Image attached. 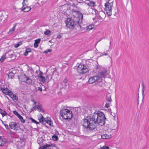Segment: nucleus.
Segmentation results:
<instances>
[{"mask_svg":"<svg viewBox=\"0 0 149 149\" xmlns=\"http://www.w3.org/2000/svg\"><path fill=\"white\" fill-rule=\"evenodd\" d=\"M53 71L52 72L51 76L52 77L54 74L55 72H56L57 69L56 68H54L52 69Z\"/></svg>","mask_w":149,"mask_h":149,"instance_id":"nucleus-39","label":"nucleus"},{"mask_svg":"<svg viewBox=\"0 0 149 149\" xmlns=\"http://www.w3.org/2000/svg\"><path fill=\"white\" fill-rule=\"evenodd\" d=\"M46 123H47L50 126H51L53 123L52 121L51 120H46L45 124Z\"/></svg>","mask_w":149,"mask_h":149,"instance_id":"nucleus-32","label":"nucleus"},{"mask_svg":"<svg viewBox=\"0 0 149 149\" xmlns=\"http://www.w3.org/2000/svg\"><path fill=\"white\" fill-rule=\"evenodd\" d=\"M22 44V42L21 41H20L19 42H18V43L15 44V48H17L20 45H21Z\"/></svg>","mask_w":149,"mask_h":149,"instance_id":"nucleus-37","label":"nucleus"},{"mask_svg":"<svg viewBox=\"0 0 149 149\" xmlns=\"http://www.w3.org/2000/svg\"><path fill=\"white\" fill-rule=\"evenodd\" d=\"M31 101H32V102H34L36 101H35V100H34V99L32 100H31ZM33 103H34V102Z\"/></svg>","mask_w":149,"mask_h":149,"instance_id":"nucleus-59","label":"nucleus"},{"mask_svg":"<svg viewBox=\"0 0 149 149\" xmlns=\"http://www.w3.org/2000/svg\"><path fill=\"white\" fill-rule=\"evenodd\" d=\"M19 129L20 130H22V131H24V130L23 129H22L21 128H19Z\"/></svg>","mask_w":149,"mask_h":149,"instance_id":"nucleus-57","label":"nucleus"},{"mask_svg":"<svg viewBox=\"0 0 149 149\" xmlns=\"http://www.w3.org/2000/svg\"><path fill=\"white\" fill-rule=\"evenodd\" d=\"M41 39L40 38L36 39L35 40V42L34 44V46L35 48H37L38 46V44L40 42Z\"/></svg>","mask_w":149,"mask_h":149,"instance_id":"nucleus-14","label":"nucleus"},{"mask_svg":"<svg viewBox=\"0 0 149 149\" xmlns=\"http://www.w3.org/2000/svg\"><path fill=\"white\" fill-rule=\"evenodd\" d=\"M13 100H17L18 99L16 95L13 93L12 92L10 93L9 95Z\"/></svg>","mask_w":149,"mask_h":149,"instance_id":"nucleus-15","label":"nucleus"},{"mask_svg":"<svg viewBox=\"0 0 149 149\" xmlns=\"http://www.w3.org/2000/svg\"><path fill=\"white\" fill-rule=\"evenodd\" d=\"M62 36L60 34H58L57 36V38L59 39L61 38Z\"/></svg>","mask_w":149,"mask_h":149,"instance_id":"nucleus-49","label":"nucleus"},{"mask_svg":"<svg viewBox=\"0 0 149 149\" xmlns=\"http://www.w3.org/2000/svg\"><path fill=\"white\" fill-rule=\"evenodd\" d=\"M13 113L15 115L17 116V117L20 115V114H19L16 110L14 111H13Z\"/></svg>","mask_w":149,"mask_h":149,"instance_id":"nucleus-43","label":"nucleus"},{"mask_svg":"<svg viewBox=\"0 0 149 149\" xmlns=\"http://www.w3.org/2000/svg\"><path fill=\"white\" fill-rule=\"evenodd\" d=\"M6 58V55L5 54L3 55L0 59V63H2L3 62Z\"/></svg>","mask_w":149,"mask_h":149,"instance_id":"nucleus-26","label":"nucleus"},{"mask_svg":"<svg viewBox=\"0 0 149 149\" xmlns=\"http://www.w3.org/2000/svg\"><path fill=\"white\" fill-rule=\"evenodd\" d=\"M42 74H43L42 72L41 71H40L39 74L38 76V77L39 78L40 77V76H42Z\"/></svg>","mask_w":149,"mask_h":149,"instance_id":"nucleus-46","label":"nucleus"},{"mask_svg":"<svg viewBox=\"0 0 149 149\" xmlns=\"http://www.w3.org/2000/svg\"><path fill=\"white\" fill-rule=\"evenodd\" d=\"M68 81L67 79H64L61 83V85L62 86L61 88H65L68 87L69 85Z\"/></svg>","mask_w":149,"mask_h":149,"instance_id":"nucleus-11","label":"nucleus"},{"mask_svg":"<svg viewBox=\"0 0 149 149\" xmlns=\"http://www.w3.org/2000/svg\"><path fill=\"white\" fill-rule=\"evenodd\" d=\"M34 110H36V109H34L33 108V107L31 109V110L29 111V112L30 113H31V112H32V111H34Z\"/></svg>","mask_w":149,"mask_h":149,"instance_id":"nucleus-53","label":"nucleus"},{"mask_svg":"<svg viewBox=\"0 0 149 149\" xmlns=\"http://www.w3.org/2000/svg\"><path fill=\"white\" fill-rule=\"evenodd\" d=\"M142 87H143V88L142 90V95L143 96V94L144 93V88H145L144 85L142 86Z\"/></svg>","mask_w":149,"mask_h":149,"instance_id":"nucleus-48","label":"nucleus"},{"mask_svg":"<svg viewBox=\"0 0 149 149\" xmlns=\"http://www.w3.org/2000/svg\"><path fill=\"white\" fill-rule=\"evenodd\" d=\"M88 66L85 64L80 63L77 67V72L80 74H84L88 71Z\"/></svg>","mask_w":149,"mask_h":149,"instance_id":"nucleus-4","label":"nucleus"},{"mask_svg":"<svg viewBox=\"0 0 149 149\" xmlns=\"http://www.w3.org/2000/svg\"><path fill=\"white\" fill-rule=\"evenodd\" d=\"M60 115L64 119L68 121L71 120L73 116L72 111L67 109L61 110Z\"/></svg>","mask_w":149,"mask_h":149,"instance_id":"nucleus-3","label":"nucleus"},{"mask_svg":"<svg viewBox=\"0 0 149 149\" xmlns=\"http://www.w3.org/2000/svg\"><path fill=\"white\" fill-rule=\"evenodd\" d=\"M97 19L98 21H102L103 20V18L101 17L99 15H98L97 16Z\"/></svg>","mask_w":149,"mask_h":149,"instance_id":"nucleus-38","label":"nucleus"},{"mask_svg":"<svg viewBox=\"0 0 149 149\" xmlns=\"http://www.w3.org/2000/svg\"><path fill=\"white\" fill-rule=\"evenodd\" d=\"M108 54L107 53L104 54V55H108Z\"/></svg>","mask_w":149,"mask_h":149,"instance_id":"nucleus-63","label":"nucleus"},{"mask_svg":"<svg viewBox=\"0 0 149 149\" xmlns=\"http://www.w3.org/2000/svg\"><path fill=\"white\" fill-rule=\"evenodd\" d=\"M27 1L28 0H23L22 2L23 7H23L24 6L27 5V3H28Z\"/></svg>","mask_w":149,"mask_h":149,"instance_id":"nucleus-36","label":"nucleus"},{"mask_svg":"<svg viewBox=\"0 0 149 149\" xmlns=\"http://www.w3.org/2000/svg\"><path fill=\"white\" fill-rule=\"evenodd\" d=\"M79 0L80 1V2H79V3H81V1H83V0Z\"/></svg>","mask_w":149,"mask_h":149,"instance_id":"nucleus-61","label":"nucleus"},{"mask_svg":"<svg viewBox=\"0 0 149 149\" xmlns=\"http://www.w3.org/2000/svg\"><path fill=\"white\" fill-rule=\"evenodd\" d=\"M100 78L99 79V78L97 77V76H94L89 78L88 82L89 84H93L94 83L96 84L98 79L99 80H100Z\"/></svg>","mask_w":149,"mask_h":149,"instance_id":"nucleus-7","label":"nucleus"},{"mask_svg":"<svg viewBox=\"0 0 149 149\" xmlns=\"http://www.w3.org/2000/svg\"><path fill=\"white\" fill-rule=\"evenodd\" d=\"M38 143L40 145H42V143H43V141L41 139H38L37 140Z\"/></svg>","mask_w":149,"mask_h":149,"instance_id":"nucleus-41","label":"nucleus"},{"mask_svg":"<svg viewBox=\"0 0 149 149\" xmlns=\"http://www.w3.org/2000/svg\"><path fill=\"white\" fill-rule=\"evenodd\" d=\"M13 132L11 131V130H10V131H9V132H8V133L10 134H12V133H13Z\"/></svg>","mask_w":149,"mask_h":149,"instance_id":"nucleus-54","label":"nucleus"},{"mask_svg":"<svg viewBox=\"0 0 149 149\" xmlns=\"http://www.w3.org/2000/svg\"><path fill=\"white\" fill-rule=\"evenodd\" d=\"M10 128L9 127V128H8V129H6V130H7V132L8 133L9 132V131H10Z\"/></svg>","mask_w":149,"mask_h":149,"instance_id":"nucleus-55","label":"nucleus"},{"mask_svg":"<svg viewBox=\"0 0 149 149\" xmlns=\"http://www.w3.org/2000/svg\"><path fill=\"white\" fill-rule=\"evenodd\" d=\"M1 120V121L3 124L4 125V124H4L3 122Z\"/></svg>","mask_w":149,"mask_h":149,"instance_id":"nucleus-60","label":"nucleus"},{"mask_svg":"<svg viewBox=\"0 0 149 149\" xmlns=\"http://www.w3.org/2000/svg\"><path fill=\"white\" fill-rule=\"evenodd\" d=\"M21 10L24 11V12H27L30 11L31 8L30 7L27 6L26 7H22Z\"/></svg>","mask_w":149,"mask_h":149,"instance_id":"nucleus-13","label":"nucleus"},{"mask_svg":"<svg viewBox=\"0 0 149 149\" xmlns=\"http://www.w3.org/2000/svg\"><path fill=\"white\" fill-rule=\"evenodd\" d=\"M102 148H103V149H109V148L107 146L103 147Z\"/></svg>","mask_w":149,"mask_h":149,"instance_id":"nucleus-50","label":"nucleus"},{"mask_svg":"<svg viewBox=\"0 0 149 149\" xmlns=\"http://www.w3.org/2000/svg\"><path fill=\"white\" fill-rule=\"evenodd\" d=\"M109 1H108L106 3H105V4H106V5H109L110 3H113V1H112L111 3H109Z\"/></svg>","mask_w":149,"mask_h":149,"instance_id":"nucleus-51","label":"nucleus"},{"mask_svg":"<svg viewBox=\"0 0 149 149\" xmlns=\"http://www.w3.org/2000/svg\"><path fill=\"white\" fill-rule=\"evenodd\" d=\"M96 84L100 87H102L105 84L104 83L102 82V80L100 81L98 79V80L96 83Z\"/></svg>","mask_w":149,"mask_h":149,"instance_id":"nucleus-16","label":"nucleus"},{"mask_svg":"<svg viewBox=\"0 0 149 149\" xmlns=\"http://www.w3.org/2000/svg\"><path fill=\"white\" fill-rule=\"evenodd\" d=\"M94 25H89V26H86L85 28L84 27V29H86L87 30L89 31L91 30L94 28Z\"/></svg>","mask_w":149,"mask_h":149,"instance_id":"nucleus-18","label":"nucleus"},{"mask_svg":"<svg viewBox=\"0 0 149 149\" xmlns=\"http://www.w3.org/2000/svg\"><path fill=\"white\" fill-rule=\"evenodd\" d=\"M105 8L104 9L106 10H109V9H112V7L113 6V3H110L109 5H106L105 4L104 5Z\"/></svg>","mask_w":149,"mask_h":149,"instance_id":"nucleus-17","label":"nucleus"},{"mask_svg":"<svg viewBox=\"0 0 149 149\" xmlns=\"http://www.w3.org/2000/svg\"><path fill=\"white\" fill-rule=\"evenodd\" d=\"M106 100L109 102H111L112 100L111 98V95L110 94H108L107 95Z\"/></svg>","mask_w":149,"mask_h":149,"instance_id":"nucleus-28","label":"nucleus"},{"mask_svg":"<svg viewBox=\"0 0 149 149\" xmlns=\"http://www.w3.org/2000/svg\"><path fill=\"white\" fill-rule=\"evenodd\" d=\"M4 125L5 126V127L6 128V129H8L9 127L8 126V125L7 124H4Z\"/></svg>","mask_w":149,"mask_h":149,"instance_id":"nucleus-52","label":"nucleus"},{"mask_svg":"<svg viewBox=\"0 0 149 149\" xmlns=\"http://www.w3.org/2000/svg\"><path fill=\"white\" fill-rule=\"evenodd\" d=\"M0 138H1V137L0 136ZM3 145H4V144H0V146H3Z\"/></svg>","mask_w":149,"mask_h":149,"instance_id":"nucleus-64","label":"nucleus"},{"mask_svg":"<svg viewBox=\"0 0 149 149\" xmlns=\"http://www.w3.org/2000/svg\"><path fill=\"white\" fill-rule=\"evenodd\" d=\"M107 74V70H104L99 73L97 76L98 78H100V80H99L101 81L102 80L103 78H104Z\"/></svg>","mask_w":149,"mask_h":149,"instance_id":"nucleus-6","label":"nucleus"},{"mask_svg":"<svg viewBox=\"0 0 149 149\" xmlns=\"http://www.w3.org/2000/svg\"><path fill=\"white\" fill-rule=\"evenodd\" d=\"M142 86H143L144 85V83L143 81L142 83Z\"/></svg>","mask_w":149,"mask_h":149,"instance_id":"nucleus-62","label":"nucleus"},{"mask_svg":"<svg viewBox=\"0 0 149 149\" xmlns=\"http://www.w3.org/2000/svg\"><path fill=\"white\" fill-rule=\"evenodd\" d=\"M33 105L34 106L33 108L34 109L36 110L38 109L40 112H44L45 111L42 109V106L40 103L36 101L34 102V103L33 104Z\"/></svg>","mask_w":149,"mask_h":149,"instance_id":"nucleus-5","label":"nucleus"},{"mask_svg":"<svg viewBox=\"0 0 149 149\" xmlns=\"http://www.w3.org/2000/svg\"><path fill=\"white\" fill-rule=\"evenodd\" d=\"M49 147H56V145L54 144H46L44 145L43 146H40L39 149H49Z\"/></svg>","mask_w":149,"mask_h":149,"instance_id":"nucleus-10","label":"nucleus"},{"mask_svg":"<svg viewBox=\"0 0 149 149\" xmlns=\"http://www.w3.org/2000/svg\"><path fill=\"white\" fill-rule=\"evenodd\" d=\"M18 128H19V126L17 125V126L15 127V130H17Z\"/></svg>","mask_w":149,"mask_h":149,"instance_id":"nucleus-56","label":"nucleus"},{"mask_svg":"<svg viewBox=\"0 0 149 149\" xmlns=\"http://www.w3.org/2000/svg\"><path fill=\"white\" fill-rule=\"evenodd\" d=\"M0 113H1L2 116L3 117L7 114V112L5 110H3L0 108Z\"/></svg>","mask_w":149,"mask_h":149,"instance_id":"nucleus-27","label":"nucleus"},{"mask_svg":"<svg viewBox=\"0 0 149 149\" xmlns=\"http://www.w3.org/2000/svg\"><path fill=\"white\" fill-rule=\"evenodd\" d=\"M106 119L104 114L102 112L97 111L95 112L89 119L82 120V125L87 130H93L96 128V125L103 126L105 124V120Z\"/></svg>","mask_w":149,"mask_h":149,"instance_id":"nucleus-1","label":"nucleus"},{"mask_svg":"<svg viewBox=\"0 0 149 149\" xmlns=\"http://www.w3.org/2000/svg\"><path fill=\"white\" fill-rule=\"evenodd\" d=\"M77 14L73 18H67L65 20L66 27L71 29H73L75 28L79 29H82L81 21H80V17L82 19L83 15L79 12L77 11Z\"/></svg>","mask_w":149,"mask_h":149,"instance_id":"nucleus-2","label":"nucleus"},{"mask_svg":"<svg viewBox=\"0 0 149 149\" xmlns=\"http://www.w3.org/2000/svg\"><path fill=\"white\" fill-rule=\"evenodd\" d=\"M27 77L26 74L24 73H21L20 75L18 76V78L19 80L21 79V81L25 82L26 81V79Z\"/></svg>","mask_w":149,"mask_h":149,"instance_id":"nucleus-9","label":"nucleus"},{"mask_svg":"<svg viewBox=\"0 0 149 149\" xmlns=\"http://www.w3.org/2000/svg\"><path fill=\"white\" fill-rule=\"evenodd\" d=\"M30 119L32 121V122L36 124H39L40 123L39 122H37L35 120H34L32 118H30Z\"/></svg>","mask_w":149,"mask_h":149,"instance_id":"nucleus-33","label":"nucleus"},{"mask_svg":"<svg viewBox=\"0 0 149 149\" xmlns=\"http://www.w3.org/2000/svg\"><path fill=\"white\" fill-rule=\"evenodd\" d=\"M9 126L10 128L15 130V127L17 126V123L16 122H11L9 123Z\"/></svg>","mask_w":149,"mask_h":149,"instance_id":"nucleus-12","label":"nucleus"},{"mask_svg":"<svg viewBox=\"0 0 149 149\" xmlns=\"http://www.w3.org/2000/svg\"><path fill=\"white\" fill-rule=\"evenodd\" d=\"M0 89L4 94L5 95H8L9 96L10 94V93L12 92V91L9 89L5 87L3 88V87H1L0 88Z\"/></svg>","mask_w":149,"mask_h":149,"instance_id":"nucleus-8","label":"nucleus"},{"mask_svg":"<svg viewBox=\"0 0 149 149\" xmlns=\"http://www.w3.org/2000/svg\"><path fill=\"white\" fill-rule=\"evenodd\" d=\"M51 32V31L50 30H48L45 31L44 33L45 35H49Z\"/></svg>","mask_w":149,"mask_h":149,"instance_id":"nucleus-40","label":"nucleus"},{"mask_svg":"<svg viewBox=\"0 0 149 149\" xmlns=\"http://www.w3.org/2000/svg\"><path fill=\"white\" fill-rule=\"evenodd\" d=\"M14 76V73L12 71L10 72L8 74V76L9 78L12 79Z\"/></svg>","mask_w":149,"mask_h":149,"instance_id":"nucleus-25","label":"nucleus"},{"mask_svg":"<svg viewBox=\"0 0 149 149\" xmlns=\"http://www.w3.org/2000/svg\"><path fill=\"white\" fill-rule=\"evenodd\" d=\"M17 25L16 24H14L12 28L10 29H9V32L13 31H14L15 28Z\"/></svg>","mask_w":149,"mask_h":149,"instance_id":"nucleus-34","label":"nucleus"},{"mask_svg":"<svg viewBox=\"0 0 149 149\" xmlns=\"http://www.w3.org/2000/svg\"><path fill=\"white\" fill-rule=\"evenodd\" d=\"M38 78L40 79V81L42 82L43 83H45V80H47L45 78L42 76H40V77Z\"/></svg>","mask_w":149,"mask_h":149,"instance_id":"nucleus-22","label":"nucleus"},{"mask_svg":"<svg viewBox=\"0 0 149 149\" xmlns=\"http://www.w3.org/2000/svg\"><path fill=\"white\" fill-rule=\"evenodd\" d=\"M26 81L25 82L27 84L30 85L32 84V80L29 77H27L26 79Z\"/></svg>","mask_w":149,"mask_h":149,"instance_id":"nucleus-23","label":"nucleus"},{"mask_svg":"<svg viewBox=\"0 0 149 149\" xmlns=\"http://www.w3.org/2000/svg\"><path fill=\"white\" fill-rule=\"evenodd\" d=\"M110 103H107L105 106V107L106 108H108L110 106Z\"/></svg>","mask_w":149,"mask_h":149,"instance_id":"nucleus-45","label":"nucleus"},{"mask_svg":"<svg viewBox=\"0 0 149 149\" xmlns=\"http://www.w3.org/2000/svg\"><path fill=\"white\" fill-rule=\"evenodd\" d=\"M38 90L41 92L42 91V87L41 86H39L38 87Z\"/></svg>","mask_w":149,"mask_h":149,"instance_id":"nucleus-47","label":"nucleus"},{"mask_svg":"<svg viewBox=\"0 0 149 149\" xmlns=\"http://www.w3.org/2000/svg\"><path fill=\"white\" fill-rule=\"evenodd\" d=\"M17 117L19 118L22 123H25V120L24 119L23 117L20 114Z\"/></svg>","mask_w":149,"mask_h":149,"instance_id":"nucleus-30","label":"nucleus"},{"mask_svg":"<svg viewBox=\"0 0 149 149\" xmlns=\"http://www.w3.org/2000/svg\"><path fill=\"white\" fill-rule=\"evenodd\" d=\"M31 49L30 48H26V49L25 52L24 54L25 56H27L28 54V53L31 52Z\"/></svg>","mask_w":149,"mask_h":149,"instance_id":"nucleus-24","label":"nucleus"},{"mask_svg":"<svg viewBox=\"0 0 149 149\" xmlns=\"http://www.w3.org/2000/svg\"><path fill=\"white\" fill-rule=\"evenodd\" d=\"M101 138L102 139H108L111 137V135L107 134H104L101 136Z\"/></svg>","mask_w":149,"mask_h":149,"instance_id":"nucleus-20","label":"nucleus"},{"mask_svg":"<svg viewBox=\"0 0 149 149\" xmlns=\"http://www.w3.org/2000/svg\"><path fill=\"white\" fill-rule=\"evenodd\" d=\"M97 15H95V18H93V20H94V19H95L96 18H97Z\"/></svg>","mask_w":149,"mask_h":149,"instance_id":"nucleus-58","label":"nucleus"},{"mask_svg":"<svg viewBox=\"0 0 149 149\" xmlns=\"http://www.w3.org/2000/svg\"><path fill=\"white\" fill-rule=\"evenodd\" d=\"M52 138L54 141H57L58 140V137L56 134H54L52 136Z\"/></svg>","mask_w":149,"mask_h":149,"instance_id":"nucleus-29","label":"nucleus"},{"mask_svg":"<svg viewBox=\"0 0 149 149\" xmlns=\"http://www.w3.org/2000/svg\"><path fill=\"white\" fill-rule=\"evenodd\" d=\"M49 76H51V75L50 74H49L48 75H47L46 76V79H47L48 80V82H49V81H50V80H51L52 79V77L51 76V78H50V79H49Z\"/></svg>","mask_w":149,"mask_h":149,"instance_id":"nucleus-42","label":"nucleus"},{"mask_svg":"<svg viewBox=\"0 0 149 149\" xmlns=\"http://www.w3.org/2000/svg\"><path fill=\"white\" fill-rule=\"evenodd\" d=\"M90 11H91L92 10L93 11H92V13L93 14H95L96 15H98V14L99 12L96 9H95V8H91L90 9Z\"/></svg>","mask_w":149,"mask_h":149,"instance_id":"nucleus-19","label":"nucleus"},{"mask_svg":"<svg viewBox=\"0 0 149 149\" xmlns=\"http://www.w3.org/2000/svg\"><path fill=\"white\" fill-rule=\"evenodd\" d=\"M95 2L92 1H89V3L88 4V6H90L92 7H93L95 6Z\"/></svg>","mask_w":149,"mask_h":149,"instance_id":"nucleus-31","label":"nucleus"},{"mask_svg":"<svg viewBox=\"0 0 149 149\" xmlns=\"http://www.w3.org/2000/svg\"><path fill=\"white\" fill-rule=\"evenodd\" d=\"M111 10L110 9L109 10H106L107 13L108 15L111 16Z\"/></svg>","mask_w":149,"mask_h":149,"instance_id":"nucleus-35","label":"nucleus"},{"mask_svg":"<svg viewBox=\"0 0 149 149\" xmlns=\"http://www.w3.org/2000/svg\"><path fill=\"white\" fill-rule=\"evenodd\" d=\"M41 116V118L39 119V122L42 124L44 125L45 124L46 120H45V118L43 117L42 115Z\"/></svg>","mask_w":149,"mask_h":149,"instance_id":"nucleus-21","label":"nucleus"},{"mask_svg":"<svg viewBox=\"0 0 149 149\" xmlns=\"http://www.w3.org/2000/svg\"><path fill=\"white\" fill-rule=\"evenodd\" d=\"M51 52V50L50 49H48L45 51L44 52H43V53H47L49 52Z\"/></svg>","mask_w":149,"mask_h":149,"instance_id":"nucleus-44","label":"nucleus"}]
</instances>
